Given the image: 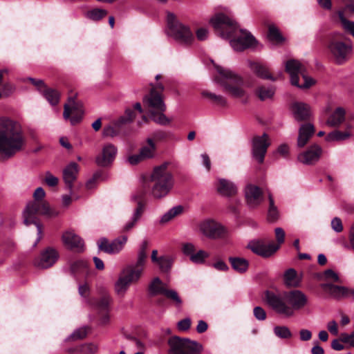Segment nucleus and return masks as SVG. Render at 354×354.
I'll use <instances>...</instances> for the list:
<instances>
[{
	"mask_svg": "<svg viewBox=\"0 0 354 354\" xmlns=\"http://www.w3.org/2000/svg\"><path fill=\"white\" fill-rule=\"evenodd\" d=\"M209 24L222 39L230 41L234 50L239 52L255 47V38L249 32L239 27L230 11L216 13L210 18Z\"/></svg>",
	"mask_w": 354,
	"mask_h": 354,
	"instance_id": "obj_1",
	"label": "nucleus"
},
{
	"mask_svg": "<svg viewBox=\"0 0 354 354\" xmlns=\"http://www.w3.org/2000/svg\"><path fill=\"white\" fill-rule=\"evenodd\" d=\"M26 140L20 125L8 118H0V154L7 160L21 151Z\"/></svg>",
	"mask_w": 354,
	"mask_h": 354,
	"instance_id": "obj_2",
	"label": "nucleus"
},
{
	"mask_svg": "<svg viewBox=\"0 0 354 354\" xmlns=\"http://www.w3.org/2000/svg\"><path fill=\"white\" fill-rule=\"evenodd\" d=\"M46 195L44 189L39 187H37L33 194L34 201L27 203L23 211L24 223L28 226L30 224L35 225L37 231V237L33 246L35 247L42 238V225L37 221V215L40 214L48 218L56 217L59 214V212L54 208H51L49 204L41 200Z\"/></svg>",
	"mask_w": 354,
	"mask_h": 354,
	"instance_id": "obj_3",
	"label": "nucleus"
},
{
	"mask_svg": "<svg viewBox=\"0 0 354 354\" xmlns=\"http://www.w3.org/2000/svg\"><path fill=\"white\" fill-rule=\"evenodd\" d=\"M211 62L218 73L215 81L223 87V90L229 95L235 98L243 99L244 103L247 102L248 95L241 87L243 82L241 77L228 68L216 64L213 60Z\"/></svg>",
	"mask_w": 354,
	"mask_h": 354,
	"instance_id": "obj_4",
	"label": "nucleus"
},
{
	"mask_svg": "<svg viewBox=\"0 0 354 354\" xmlns=\"http://www.w3.org/2000/svg\"><path fill=\"white\" fill-rule=\"evenodd\" d=\"M167 163L156 167L150 176L152 183L151 193L156 198L166 196L172 189L174 180L172 174L167 169Z\"/></svg>",
	"mask_w": 354,
	"mask_h": 354,
	"instance_id": "obj_5",
	"label": "nucleus"
},
{
	"mask_svg": "<svg viewBox=\"0 0 354 354\" xmlns=\"http://www.w3.org/2000/svg\"><path fill=\"white\" fill-rule=\"evenodd\" d=\"M166 33L178 44L183 46H189L194 40L190 28L180 22L171 12H168L167 15Z\"/></svg>",
	"mask_w": 354,
	"mask_h": 354,
	"instance_id": "obj_6",
	"label": "nucleus"
},
{
	"mask_svg": "<svg viewBox=\"0 0 354 354\" xmlns=\"http://www.w3.org/2000/svg\"><path fill=\"white\" fill-rule=\"evenodd\" d=\"M286 71L290 76L291 84L298 88L306 89L315 84V81L306 74V68L299 61L291 59L286 64Z\"/></svg>",
	"mask_w": 354,
	"mask_h": 354,
	"instance_id": "obj_7",
	"label": "nucleus"
},
{
	"mask_svg": "<svg viewBox=\"0 0 354 354\" xmlns=\"http://www.w3.org/2000/svg\"><path fill=\"white\" fill-rule=\"evenodd\" d=\"M168 344V354H201L203 349L200 343L178 337L170 338Z\"/></svg>",
	"mask_w": 354,
	"mask_h": 354,
	"instance_id": "obj_8",
	"label": "nucleus"
},
{
	"mask_svg": "<svg viewBox=\"0 0 354 354\" xmlns=\"http://www.w3.org/2000/svg\"><path fill=\"white\" fill-rule=\"evenodd\" d=\"M264 301L275 313L284 317L294 315L292 308H289L287 302L286 292L277 293L267 290L265 292Z\"/></svg>",
	"mask_w": 354,
	"mask_h": 354,
	"instance_id": "obj_9",
	"label": "nucleus"
},
{
	"mask_svg": "<svg viewBox=\"0 0 354 354\" xmlns=\"http://www.w3.org/2000/svg\"><path fill=\"white\" fill-rule=\"evenodd\" d=\"M198 234L209 239H218L227 234V229L217 221L207 218L200 221L197 224Z\"/></svg>",
	"mask_w": 354,
	"mask_h": 354,
	"instance_id": "obj_10",
	"label": "nucleus"
},
{
	"mask_svg": "<svg viewBox=\"0 0 354 354\" xmlns=\"http://www.w3.org/2000/svg\"><path fill=\"white\" fill-rule=\"evenodd\" d=\"M141 277L140 271L133 270L127 266L124 268L114 283L115 294L120 297H124L131 285L138 281Z\"/></svg>",
	"mask_w": 354,
	"mask_h": 354,
	"instance_id": "obj_11",
	"label": "nucleus"
},
{
	"mask_svg": "<svg viewBox=\"0 0 354 354\" xmlns=\"http://www.w3.org/2000/svg\"><path fill=\"white\" fill-rule=\"evenodd\" d=\"M252 155L253 158L259 163H263L267 149L270 145L268 136L264 133L262 136H254L252 139Z\"/></svg>",
	"mask_w": 354,
	"mask_h": 354,
	"instance_id": "obj_12",
	"label": "nucleus"
},
{
	"mask_svg": "<svg viewBox=\"0 0 354 354\" xmlns=\"http://www.w3.org/2000/svg\"><path fill=\"white\" fill-rule=\"evenodd\" d=\"M328 50L335 59V62L339 64H343L347 60L348 55L351 53L352 46L346 44L344 42L332 39L328 46Z\"/></svg>",
	"mask_w": 354,
	"mask_h": 354,
	"instance_id": "obj_13",
	"label": "nucleus"
},
{
	"mask_svg": "<svg viewBox=\"0 0 354 354\" xmlns=\"http://www.w3.org/2000/svg\"><path fill=\"white\" fill-rule=\"evenodd\" d=\"M247 248L257 255L269 257L279 250V246L274 243L266 245L262 240L255 239L250 241Z\"/></svg>",
	"mask_w": 354,
	"mask_h": 354,
	"instance_id": "obj_14",
	"label": "nucleus"
},
{
	"mask_svg": "<svg viewBox=\"0 0 354 354\" xmlns=\"http://www.w3.org/2000/svg\"><path fill=\"white\" fill-rule=\"evenodd\" d=\"M127 241V236H122L109 242L107 239L103 237L97 241V246L100 250L107 254H117L124 248Z\"/></svg>",
	"mask_w": 354,
	"mask_h": 354,
	"instance_id": "obj_15",
	"label": "nucleus"
},
{
	"mask_svg": "<svg viewBox=\"0 0 354 354\" xmlns=\"http://www.w3.org/2000/svg\"><path fill=\"white\" fill-rule=\"evenodd\" d=\"M84 110L82 106L76 103L74 100H69L64 105L63 117L65 120H69L72 125L80 122L82 118Z\"/></svg>",
	"mask_w": 354,
	"mask_h": 354,
	"instance_id": "obj_16",
	"label": "nucleus"
},
{
	"mask_svg": "<svg viewBox=\"0 0 354 354\" xmlns=\"http://www.w3.org/2000/svg\"><path fill=\"white\" fill-rule=\"evenodd\" d=\"M286 297L289 304V308H292V311L294 313L295 310L304 308L308 304L307 296L299 290L286 292Z\"/></svg>",
	"mask_w": 354,
	"mask_h": 354,
	"instance_id": "obj_17",
	"label": "nucleus"
},
{
	"mask_svg": "<svg viewBox=\"0 0 354 354\" xmlns=\"http://www.w3.org/2000/svg\"><path fill=\"white\" fill-rule=\"evenodd\" d=\"M117 153L118 149L114 145L105 144L102 149L101 153L96 157L95 162L100 167H107L113 162Z\"/></svg>",
	"mask_w": 354,
	"mask_h": 354,
	"instance_id": "obj_18",
	"label": "nucleus"
},
{
	"mask_svg": "<svg viewBox=\"0 0 354 354\" xmlns=\"http://www.w3.org/2000/svg\"><path fill=\"white\" fill-rule=\"evenodd\" d=\"M63 243L71 250L82 252L84 248L83 239L75 233L73 230H69L64 232L62 236Z\"/></svg>",
	"mask_w": 354,
	"mask_h": 354,
	"instance_id": "obj_19",
	"label": "nucleus"
},
{
	"mask_svg": "<svg viewBox=\"0 0 354 354\" xmlns=\"http://www.w3.org/2000/svg\"><path fill=\"white\" fill-rule=\"evenodd\" d=\"M245 196L247 204L251 208L259 206L263 201V192L261 189L254 185H248L245 188Z\"/></svg>",
	"mask_w": 354,
	"mask_h": 354,
	"instance_id": "obj_20",
	"label": "nucleus"
},
{
	"mask_svg": "<svg viewBox=\"0 0 354 354\" xmlns=\"http://www.w3.org/2000/svg\"><path fill=\"white\" fill-rule=\"evenodd\" d=\"M322 153V147L316 144L311 145L308 149L298 155V160L305 165H313L317 162Z\"/></svg>",
	"mask_w": 354,
	"mask_h": 354,
	"instance_id": "obj_21",
	"label": "nucleus"
},
{
	"mask_svg": "<svg viewBox=\"0 0 354 354\" xmlns=\"http://www.w3.org/2000/svg\"><path fill=\"white\" fill-rule=\"evenodd\" d=\"M57 257V252L55 250L48 248L41 253L40 257L34 261V265L39 268H48L55 263Z\"/></svg>",
	"mask_w": 354,
	"mask_h": 354,
	"instance_id": "obj_22",
	"label": "nucleus"
},
{
	"mask_svg": "<svg viewBox=\"0 0 354 354\" xmlns=\"http://www.w3.org/2000/svg\"><path fill=\"white\" fill-rule=\"evenodd\" d=\"M290 109L293 117L297 121L307 120L311 115L310 106L306 103L295 102L292 104Z\"/></svg>",
	"mask_w": 354,
	"mask_h": 354,
	"instance_id": "obj_23",
	"label": "nucleus"
},
{
	"mask_svg": "<svg viewBox=\"0 0 354 354\" xmlns=\"http://www.w3.org/2000/svg\"><path fill=\"white\" fill-rule=\"evenodd\" d=\"M322 288L326 290L329 295L333 299L340 300L344 299H352L350 295L349 288L343 286H337L333 283H325Z\"/></svg>",
	"mask_w": 354,
	"mask_h": 354,
	"instance_id": "obj_24",
	"label": "nucleus"
},
{
	"mask_svg": "<svg viewBox=\"0 0 354 354\" xmlns=\"http://www.w3.org/2000/svg\"><path fill=\"white\" fill-rule=\"evenodd\" d=\"M144 101L151 109V111L164 112L166 110L161 95L155 92L154 88L151 89L150 93L145 97Z\"/></svg>",
	"mask_w": 354,
	"mask_h": 354,
	"instance_id": "obj_25",
	"label": "nucleus"
},
{
	"mask_svg": "<svg viewBox=\"0 0 354 354\" xmlns=\"http://www.w3.org/2000/svg\"><path fill=\"white\" fill-rule=\"evenodd\" d=\"M78 171V165L74 162L68 164L63 170V179L71 194L72 193L73 182L77 178Z\"/></svg>",
	"mask_w": 354,
	"mask_h": 354,
	"instance_id": "obj_26",
	"label": "nucleus"
},
{
	"mask_svg": "<svg viewBox=\"0 0 354 354\" xmlns=\"http://www.w3.org/2000/svg\"><path fill=\"white\" fill-rule=\"evenodd\" d=\"M248 66L257 77L264 79L275 81L276 78L270 73L267 66L260 62L247 60Z\"/></svg>",
	"mask_w": 354,
	"mask_h": 354,
	"instance_id": "obj_27",
	"label": "nucleus"
},
{
	"mask_svg": "<svg viewBox=\"0 0 354 354\" xmlns=\"http://www.w3.org/2000/svg\"><path fill=\"white\" fill-rule=\"evenodd\" d=\"M315 133L314 126L310 123L303 124L299 129L297 145L299 148L304 147Z\"/></svg>",
	"mask_w": 354,
	"mask_h": 354,
	"instance_id": "obj_28",
	"label": "nucleus"
},
{
	"mask_svg": "<svg viewBox=\"0 0 354 354\" xmlns=\"http://www.w3.org/2000/svg\"><path fill=\"white\" fill-rule=\"evenodd\" d=\"M217 192L222 196H231L234 195L237 192L236 185L227 179L218 178L216 183Z\"/></svg>",
	"mask_w": 354,
	"mask_h": 354,
	"instance_id": "obj_29",
	"label": "nucleus"
},
{
	"mask_svg": "<svg viewBox=\"0 0 354 354\" xmlns=\"http://www.w3.org/2000/svg\"><path fill=\"white\" fill-rule=\"evenodd\" d=\"M144 211V205L140 201H138L137 207L134 209L129 221L126 222L122 228V232L131 231L140 219Z\"/></svg>",
	"mask_w": 354,
	"mask_h": 354,
	"instance_id": "obj_30",
	"label": "nucleus"
},
{
	"mask_svg": "<svg viewBox=\"0 0 354 354\" xmlns=\"http://www.w3.org/2000/svg\"><path fill=\"white\" fill-rule=\"evenodd\" d=\"M147 242H143L140 246V248L138 253V259L137 261L134 264H131L127 266V267L131 268L133 270H138L140 272V274L142 275L146 259L147 258Z\"/></svg>",
	"mask_w": 354,
	"mask_h": 354,
	"instance_id": "obj_31",
	"label": "nucleus"
},
{
	"mask_svg": "<svg viewBox=\"0 0 354 354\" xmlns=\"http://www.w3.org/2000/svg\"><path fill=\"white\" fill-rule=\"evenodd\" d=\"M283 279L285 285L290 288L299 287L301 281V276L299 275L293 268H290L285 272Z\"/></svg>",
	"mask_w": 354,
	"mask_h": 354,
	"instance_id": "obj_32",
	"label": "nucleus"
},
{
	"mask_svg": "<svg viewBox=\"0 0 354 354\" xmlns=\"http://www.w3.org/2000/svg\"><path fill=\"white\" fill-rule=\"evenodd\" d=\"M167 289V285L159 277H154L148 286V292L151 296L164 295Z\"/></svg>",
	"mask_w": 354,
	"mask_h": 354,
	"instance_id": "obj_33",
	"label": "nucleus"
},
{
	"mask_svg": "<svg viewBox=\"0 0 354 354\" xmlns=\"http://www.w3.org/2000/svg\"><path fill=\"white\" fill-rule=\"evenodd\" d=\"M345 114L346 111L343 108H337L327 120L326 124L332 127L339 126L345 120Z\"/></svg>",
	"mask_w": 354,
	"mask_h": 354,
	"instance_id": "obj_34",
	"label": "nucleus"
},
{
	"mask_svg": "<svg viewBox=\"0 0 354 354\" xmlns=\"http://www.w3.org/2000/svg\"><path fill=\"white\" fill-rule=\"evenodd\" d=\"M229 261L233 270L241 274L245 273L249 268L248 261L242 257H231Z\"/></svg>",
	"mask_w": 354,
	"mask_h": 354,
	"instance_id": "obj_35",
	"label": "nucleus"
},
{
	"mask_svg": "<svg viewBox=\"0 0 354 354\" xmlns=\"http://www.w3.org/2000/svg\"><path fill=\"white\" fill-rule=\"evenodd\" d=\"M147 145L142 146L140 149V156L144 160L153 158L156 156V146L151 138L147 139Z\"/></svg>",
	"mask_w": 354,
	"mask_h": 354,
	"instance_id": "obj_36",
	"label": "nucleus"
},
{
	"mask_svg": "<svg viewBox=\"0 0 354 354\" xmlns=\"http://www.w3.org/2000/svg\"><path fill=\"white\" fill-rule=\"evenodd\" d=\"M71 271L75 276L80 277L88 273V266L86 261L79 259L71 266Z\"/></svg>",
	"mask_w": 354,
	"mask_h": 354,
	"instance_id": "obj_37",
	"label": "nucleus"
},
{
	"mask_svg": "<svg viewBox=\"0 0 354 354\" xmlns=\"http://www.w3.org/2000/svg\"><path fill=\"white\" fill-rule=\"evenodd\" d=\"M183 212V207L181 205H177L175 206L170 209H169L166 213H165L160 220V223L161 224H165L170 221H171L173 218H174L176 216L181 214Z\"/></svg>",
	"mask_w": 354,
	"mask_h": 354,
	"instance_id": "obj_38",
	"label": "nucleus"
},
{
	"mask_svg": "<svg viewBox=\"0 0 354 354\" xmlns=\"http://www.w3.org/2000/svg\"><path fill=\"white\" fill-rule=\"evenodd\" d=\"M275 93V88L272 86H261L256 90V94L261 101L271 99Z\"/></svg>",
	"mask_w": 354,
	"mask_h": 354,
	"instance_id": "obj_39",
	"label": "nucleus"
},
{
	"mask_svg": "<svg viewBox=\"0 0 354 354\" xmlns=\"http://www.w3.org/2000/svg\"><path fill=\"white\" fill-rule=\"evenodd\" d=\"M97 351L98 346L92 342L82 344L71 350V352H77L82 354H95Z\"/></svg>",
	"mask_w": 354,
	"mask_h": 354,
	"instance_id": "obj_40",
	"label": "nucleus"
},
{
	"mask_svg": "<svg viewBox=\"0 0 354 354\" xmlns=\"http://www.w3.org/2000/svg\"><path fill=\"white\" fill-rule=\"evenodd\" d=\"M351 136V131L348 130L345 131L336 130L328 133L326 137V140L328 142L342 141L350 138Z\"/></svg>",
	"mask_w": 354,
	"mask_h": 354,
	"instance_id": "obj_41",
	"label": "nucleus"
},
{
	"mask_svg": "<svg viewBox=\"0 0 354 354\" xmlns=\"http://www.w3.org/2000/svg\"><path fill=\"white\" fill-rule=\"evenodd\" d=\"M174 262V257L171 256H161L159 257V260L156 263L158 265L162 272H168L170 271Z\"/></svg>",
	"mask_w": 354,
	"mask_h": 354,
	"instance_id": "obj_42",
	"label": "nucleus"
},
{
	"mask_svg": "<svg viewBox=\"0 0 354 354\" xmlns=\"http://www.w3.org/2000/svg\"><path fill=\"white\" fill-rule=\"evenodd\" d=\"M269 208L268 211V219L270 222H275L279 217L277 207L274 205V201L271 194H268Z\"/></svg>",
	"mask_w": 354,
	"mask_h": 354,
	"instance_id": "obj_43",
	"label": "nucleus"
},
{
	"mask_svg": "<svg viewBox=\"0 0 354 354\" xmlns=\"http://www.w3.org/2000/svg\"><path fill=\"white\" fill-rule=\"evenodd\" d=\"M149 116L154 122L160 125L165 126L171 122V120L164 114V112L150 111Z\"/></svg>",
	"mask_w": 354,
	"mask_h": 354,
	"instance_id": "obj_44",
	"label": "nucleus"
},
{
	"mask_svg": "<svg viewBox=\"0 0 354 354\" xmlns=\"http://www.w3.org/2000/svg\"><path fill=\"white\" fill-rule=\"evenodd\" d=\"M209 257V254L207 252L201 249L196 250L189 260L194 264H203Z\"/></svg>",
	"mask_w": 354,
	"mask_h": 354,
	"instance_id": "obj_45",
	"label": "nucleus"
},
{
	"mask_svg": "<svg viewBox=\"0 0 354 354\" xmlns=\"http://www.w3.org/2000/svg\"><path fill=\"white\" fill-rule=\"evenodd\" d=\"M338 16L344 30L354 37V21L346 19L342 11L338 12Z\"/></svg>",
	"mask_w": 354,
	"mask_h": 354,
	"instance_id": "obj_46",
	"label": "nucleus"
},
{
	"mask_svg": "<svg viewBox=\"0 0 354 354\" xmlns=\"http://www.w3.org/2000/svg\"><path fill=\"white\" fill-rule=\"evenodd\" d=\"M41 93L51 105H56L58 103L59 95L57 91L52 88H45Z\"/></svg>",
	"mask_w": 354,
	"mask_h": 354,
	"instance_id": "obj_47",
	"label": "nucleus"
},
{
	"mask_svg": "<svg viewBox=\"0 0 354 354\" xmlns=\"http://www.w3.org/2000/svg\"><path fill=\"white\" fill-rule=\"evenodd\" d=\"M164 295L167 299H169L177 308H180L182 306L183 301L177 291L175 290L167 289Z\"/></svg>",
	"mask_w": 354,
	"mask_h": 354,
	"instance_id": "obj_48",
	"label": "nucleus"
},
{
	"mask_svg": "<svg viewBox=\"0 0 354 354\" xmlns=\"http://www.w3.org/2000/svg\"><path fill=\"white\" fill-rule=\"evenodd\" d=\"M273 330L274 335L281 339H288L292 337V333L287 326H277Z\"/></svg>",
	"mask_w": 354,
	"mask_h": 354,
	"instance_id": "obj_49",
	"label": "nucleus"
},
{
	"mask_svg": "<svg viewBox=\"0 0 354 354\" xmlns=\"http://www.w3.org/2000/svg\"><path fill=\"white\" fill-rule=\"evenodd\" d=\"M107 15V11L104 9L95 8L88 11L86 14L87 17L93 21H99Z\"/></svg>",
	"mask_w": 354,
	"mask_h": 354,
	"instance_id": "obj_50",
	"label": "nucleus"
},
{
	"mask_svg": "<svg viewBox=\"0 0 354 354\" xmlns=\"http://www.w3.org/2000/svg\"><path fill=\"white\" fill-rule=\"evenodd\" d=\"M268 37L270 41L277 43L281 42L283 40L279 29L273 25L269 26Z\"/></svg>",
	"mask_w": 354,
	"mask_h": 354,
	"instance_id": "obj_51",
	"label": "nucleus"
},
{
	"mask_svg": "<svg viewBox=\"0 0 354 354\" xmlns=\"http://www.w3.org/2000/svg\"><path fill=\"white\" fill-rule=\"evenodd\" d=\"M87 328L81 327L75 330L73 333L66 339L67 340H78L84 339L86 337Z\"/></svg>",
	"mask_w": 354,
	"mask_h": 354,
	"instance_id": "obj_52",
	"label": "nucleus"
},
{
	"mask_svg": "<svg viewBox=\"0 0 354 354\" xmlns=\"http://www.w3.org/2000/svg\"><path fill=\"white\" fill-rule=\"evenodd\" d=\"M183 254L188 257L189 259L191 258V256L196 252V248L195 244L191 242H186L182 244L181 248Z\"/></svg>",
	"mask_w": 354,
	"mask_h": 354,
	"instance_id": "obj_53",
	"label": "nucleus"
},
{
	"mask_svg": "<svg viewBox=\"0 0 354 354\" xmlns=\"http://www.w3.org/2000/svg\"><path fill=\"white\" fill-rule=\"evenodd\" d=\"M203 95L209 97L211 100L221 106H225L226 104V100L222 95H216L214 93L208 92L203 93Z\"/></svg>",
	"mask_w": 354,
	"mask_h": 354,
	"instance_id": "obj_54",
	"label": "nucleus"
},
{
	"mask_svg": "<svg viewBox=\"0 0 354 354\" xmlns=\"http://www.w3.org/2000/svg\"><path fill=\"white\" fill-rule=\"evenodd\" d=\"M45 183L49 186V187H55L59 182L58 178L53 175L50 171H46L45 173Z\"/></svg>",
	"mask_w": 354,
	"mask_h": 354,
	"instance_id": "obj_55",
	"label": "nucleus"
},
{
	"mask_svg": "<svg viewBox=\"0 0 354 354\" xmlns=\"http://www.w3.org/2000/svg\"><path fill=\"white\" fill-rule=\"evenodd\" d=\"M111 301V297L109 294H105L100 300L98 306L101 309L107 310Z\"/></svg>",
	"mask_w": 354,
	"mask_h": 354,
	"instance_id": "obj_56",
	"label": "nucleus"
},
{
	"mask_svg": "<svg viewBox=\"0 0 354 354\" xmlns=\"http://www.w3.org/2000/svg\"><path fill=\"white\" fill-rule=\"evenodd\" d=\"M168 137V133L162 130H157L152 133V140L153 142H160Z\"/></svg>",
	"mask_w": 354,
	"mask_h": 354,
	"instance_id": "obj_57",
	"label": "nucleus"
},
{
	"mask_svg": "<svg viewBox=\"0 0 354 354\" xmlns=\"http://www.w3.org/2000/svg\"><path fill=\"white\" fill-rule=\"evenodd\" d=\"M331 227L337 233H339L343 230V225L341 219L338 217H335L331 221Z\"/></svg>",
	"mask_w": 354,
	"mask_h": 354,
	"instance_id": "obj_58",
	"label": "nucleus"
},
{
	"mask_svg": "<svg viewBox=\"0 0 354 354\" xmlns=\"http://www.w3.org/2000/svg\"><path fill=\"white\" fill-rule=\"evenodd\" d=\"M274 232L275 237L277 241V243L275 244L278 245L280 247L281 244H282L284 242L285 232L281 227H276L274 230Z\"/></svg>",
	"mask_w": 354,
	"mask_h": 354,
	"instance_id": "obj_59",
	"label": "nucleus"
},
{
	"mask_svg": "<svg viewBox=\"0 0 354 354\" xmlns=\"http://www.w3.org/2000/svg\"><path fill=\"white\" fill-rule=\"evenodd\" d=\"M254 316L257 320L263 321L266 318V311L260 306H257L253 310Z\"/></svg>",
	"mask_w": 354,
	"mask_h": 354,
	"instance_id": "obj_60",
	"label": "nucleus"
},
{
	"mask_svg": "<svg viewBox=\"0 0 354 354\" xmlns=\"http://www.w3.org/2000/svg\"><path fill=\"white\" fill-rule=\"evenodd\" d=\"M191 326V319L189 318L183 319L178 322V328L180 330H187Z\"/></svg>",
	"mask_w": 354,
	"mask_h": 354,
	"instance_id": "obj_61",
	"label": "nucleus"
},
{
	"mask_svg": "<svg viewBox=\"0 0 354 354\" xmlns=\"http://www.w3.org/2000/svg\"><path fill=\"white\" fill-rule=\"evenodd\" d=\"M196 37L200 41H203L207 39L209 32L207 28H201L196 32Z\"/></svg>",
	"mask_w": 354,
	"mask_h": 354,
	"instance_id": "obj_62",
	"label": "nucleus"
},
{
	"mask_svg": "<svg viewBox=\"0 0 354 354\" xmlns=\"http://www.w3.org/2000/svg\"><path fill=\"white\" fill-rule=\"evenodd\" d=\"M136 117L134 110L131 109H127L125 111V114L122 118V120L125 122H132Z\"/></svg>",
	"mask_w": 354,
	"mask_h": 354,
	"instance_id": "obj_63",
	"label": "nucleus"
},
{
	"mask_svg": "<svg viewBox=\"0 0 354 354\" xmlns=\"http://www.w3.org/2000/svg\"><path fill=\"white\" fill-rule=\"evenodd\" d=\"M348 241L351 248L354 251V223L351 225L349 230Z\"/></svg>",
	"mask_w": 354,
	"mask_h": 354,
	"instance_id": "obj_64",
	"label": "nucleus"
}]
</instances>
